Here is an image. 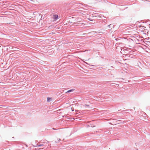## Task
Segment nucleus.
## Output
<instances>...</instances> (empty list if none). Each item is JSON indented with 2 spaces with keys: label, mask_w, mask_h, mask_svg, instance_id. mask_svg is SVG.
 Wrapping results in <instances>:
<instances>
[{
  "label": "nucleus",
  "mask_w": 150,
  "mask_h": 150,
  "mask_svg": "<svg viewBox=\"0 0 150 150\" xmlns=\"http://www.w3.org/2000/svg\"><path fill=\"white\" fill-rule=\"evenodd\" d=\"M74 24H76V26H83L85 24L83 23L82 21H80L77 22L76 23H74Z\"/></svg>",
  "instance_id": "1"
},
{
  "label": "nucleus",
  "mask_w": 150,
  "mask_h": 150,
  "mask_svg": "<svg viewBox=\"0 0 150 150\" xmlns=\"http://www.w3.org/2000/svg\"><path fill=\"white\" fill-rule=\"evenodd\" d=\"M58 16L57 15H54L53 16V18L54 21L56 20L58 18Z\"/></svg>",
  "instance_id": "2"
},
{
  "label": "nucleus",
  "mask_w": 150,
  "mask_h": 150,
  "mask_svg": "<svg viewBox=\"0 0 150 150\" xmlns=\"http://www.w3.org/2000/svg\"><path fill=\"white\" fill-rule=\"evenodd\" d=\"M44 146V145L43 144H41L39 145L38 146H35V147H41L42 149H43L44 148V147H43Z\"/></svg>",
  "instance_id": "3"
},
{
  "label": "nucleus",
  "mask_w": 150,
  "mask_h": 150,
  "mask_svg": "<svg viewBox=\"0 0 150 150\" xmlns=\"http://www.w3.org/2000/svg\"><path fill=\"white\" fill-rule=\"evenodd\" d=\"M51 98L49 97H48L47 99V101L48 102L50 101L51 100Z\"/></svg>",
  "instance_id": "4"
},
{
  "label": "nucleus",
  "mask_w": 150,
  "mask_h": 150,
  "mask_svg": "<svg viewBox=\"0 0 150 150\" xmlns=\"http://www.w3.org/2000/svg\"><path fill=\"white\" fill-rule=\"evenodd\" d=\"M73 91V90H69L68 91H67V92H71V91Z\"/></svg>",
  "instance_id": "5"
},
{
  "label": "nucleus",
  "mask_w": 150,
  "mask_h": 150,
  "mask_svg": "<svg viewBox=\"0 0 150 150\" xmlns=\"http://www.w3.org/2000/svg\"><path fill=\"white\" fill-rule=\"evenodd\" d=\"M97 17L100 18L101 17V16L100 15H98Z\"/></svg>",
  "instance_id": "6"
}]
</instances>
